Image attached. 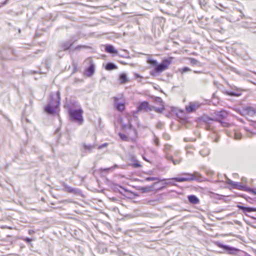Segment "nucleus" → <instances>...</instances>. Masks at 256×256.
Wrapping results in <instances>:
<instances>
[{
  "mask_svg": "<svg viewBox=\"0 0 256 256\" xmlns=\"http://www.w3.org/2000/svg\"><path fill=\"white\" fill-rule=\"evenodd\" d=\"M199 4L202 6H204L205 4V0H198Z\"/></svg>",
  "mask_w": 256,
  "mask_h": 256,
  "instance_id": "4c0bfd02",
  "label": "nucleus"
},
{
  "mask_svg": "<svg viewBox=\"0 0 256 256\" xmlns=\"http://www.w3.org/2000/svg\"><path fill=\"white\" fill-rule=\"evenodd\" d=\"M84 47V46H78L76 47V48H83Z\"/></svg>",
  "mask_w": 256,
  "mask_h": 256,
  "instance_id": "09e8293b",
  "label": "nucleus"
},
{
  "mask_svg": "<svg viewBox=\"0 0 256 256\" xmlns=\"http://www.w3.org/2000/svg\"><path fill=\"white\" fill-rule=\"evenodd\" d=\"M172 58H170L168 59L163 60L160 64H158L157 66H156L154 68L155 72L158 73H160L166 70L168 68V66L172 63Z\"/></svg>",
  "mask_w": 256,
  "mask_h": 256,
  "instance_id": "39448f33",
  "label": "nucleus"
},
{
  "mask_svg": "<svg viewBox=\"0 0 256 256\" xmlns=\"http://www.w3.org/2000/svg\"><path fill=\"white\" fill-rule=\"evenodd\" d=\"M221 122V124L223 126L226 127V126H228V124L227 122H222V120H221V122Z\"/></svg>",
  "mask_w": 256,
  "mask_h": 256,
  "instance_id": "e433bc0d",
  "label": "nucleus"
},
{
  "mask_svg": "<svg viewBox=\"0 0 256 256\" xmlns=\"http://www.w3.org/2000/svg\"><path fill=\"white\" fill-rule=\"evenodd\" d=\"M182 158H179L178 160H172V162L174 165L179 164L182 162Z\"/></svg>",
  "mask_w": 256,
  "mask_h": 256,
  "instance_id": "c756f323",
  "label": "nucleus"
},
{
  "mask_svg": "<svg viewBox=\"0 0 256 256\" xmlns=\"http://www.w3.org/2000/svg\"><path fill=\"white\" fill-rule=\"evenodd\" d=\"M158 180V178L156 177H149V178H146V180H148V181L155 180Z\"/></svg>",
  "mask_w": 256,
  "mask_h": 256,
  "instance_id": "72a5a7b5",
  "label": "nucleus"
},
{
  "mask_svg": "<svg viewBox=\"0 0 256 256\" xmlns=\"http://www.w3.org/2000/svg\"><path fill=\"white\" fill-rule=\"evenodd\" d=\"M245 130H246V131H248V130L246 128H245Z\"/></svg>",
  "mask_w": 256,
  "mask_h": 256,
  "instance_id": "5fc2aeb1",
  "label": "nucleus"
},
{
  "mask_svg": "<svg viewBox=\"0 0 256 256\" xmlns=\"http://www.w3.org/2000/svg\"><path fill=\"white\" fill-rule=\"evenodd\" d=\"M119 136L120 138L123 140L126 141L128 140V137L125 134L119 133Z\"/></svg>",
  "mask_w": 256,
  "mask_h": 256,
  "instance_id": "c85d7f7f",
  "label": "nucleus"
},
{
  "mask_svg": "<svg viewBox=\"0 0 256 256\" xmlns=\"http://www.w3.org/2000/svg\"><path fill=\"white\" fill-rule=\"evenodd\" d=\"M137 108L138 111L148 112L154 110V107L150 106L147 102H143L140 103Z\"/></svg>",
  "mask_w": 256,
  "mask_h": 256,
  "instance_id": "0eeeda50",
  "label": "nucleus"
},
{
  "mask_svg": "<svg viewBox=\"0 0 256 256\" xmlns=\"http://www.w3.org/2000/svg\"><path fill=\"white\" fill-rule=\"evenodd\" d=\"M120 78L122 83H125L127 81L126 76L124 74H121Z\"/></svg>",
  "mask_w": 256,
  "mask_h": 256,
  "instance_id": "4be33fe9",
  "label": "nucleus"
},
{
  "mask_svg": "<svg viewBox=\"0 0 256 256\" xmlns=\"http://www.w3.org/2000/svg\"><path fill=\"white\" fill-rule=\"evenodd\" d=\"M233 186L234 188L239 189V190H242L243 186H242L240 183L238 182H234V183Z\"/></svg>",
  "mask_w": 256,
  "mask_h": 256,
  "instance_id": "5701e85b",
  "label": "nucleus"
},
{
  "mask_svg": "<svg viewBox=\"0 0 256 256\" xmlns=\"http://www.w3.org/2000/svg\"><path fill=\"white\" fill-rule=\"evenodd\" d=\"M72 42L71 41L66 42L62 44V48L64 50H68L72 46Z\"/></svg>",
  "mask_w": 256,
  "mask_h": 256,
  "instance_id": "f3484780",
  "label": "nucleus"
},
{
  "mask_svg": "<svg viewBox=\"0 0 256 256\" xmlns=\"http://www.w3.org/2000/svg\"><path fill=\"white\" fill-rule=\"evenodd\" d=\"M154 142L155 143L156 146H160L159 140H158V138H154Z\"/></svg>",
  "mask_w": 256,
  "mask_h": 256,
  "instance_id": "f704fd0d",
  "label": "nucleus"
},
{
  "mask_svg": "<svg viewBox=\"0 0 256 256\" xmlns=\"http://www.w3.org/2000/svg\"><path fill=\"white\" fill-rule=\"evenodd\" d=\"M63 186L64 187V190L66 192H70V193H76L77 192L76 189L72 188L66 184H63Z\"/></svg>",
  "mask_w": 256,
  "mask_h": 256,
  "instance_id": "2eb2a0df",
  "label": "nucleus"
},
{
  "mask_svg": "<svg viewBox=\"0 0 256 256\" xmlns=\"http://www.w3.org/2000/svg\"><path fill=\"white\" fill-rule=\"evenodd\" d=\"M243 112L245 114H248L250 116H252L256 114V110L251 107H247L244 108L243 110Z\"/></svg>",
  "mask_w": 256,
  "mask_h": 256,
  "instance_id": "f8f14e48",
  "label": "nucleus"
},
{
  "mask_svg": "<svg viewBox=\"0 0 256 256\" xmlns=\"http://www.w3.org/2000/svg\"><path fill=\"white\" fill-rule=\"evenodd\" d=\"M115 166H115L114 167H111V168H101L100 169V171H101L102 172H108L110 170H112V169L114 168Z\"/></svg>",
  "mask_w": 256,
  "mask_h": 256,
  "instance_id": "2f4dec72",
  "label": "nucleus"
},
{
  "mask_svg": "<svg viewBox=\"0 0 256 256\" xmlns=\"http://www.w3.org/2000/svg\"><path fill=\"white\" fill-rule=\"evenodd\" d=\"M143 158H144V159L145 160H146V161L148 162V160L146 159V158L144 156H143Z\"/></svg>",
  "mask_w": 256,
  "mask_h": 256,
  "instance_id": "603ef678",
  "label": "nucleus"
},
{
  "mask_svg": "<svg viewBox=\"0 0 256 256\" xmlns=\"http://www.w3.org/2000/svg\"><path fill=\"white\" fill-rule=\"evenodd\" d=\"M154 108V110L156 111V112H159V110L157 108Z\"/></svg>",
  "mask_w": 256,
  "mask_h": 256,
  "instance_id": "3c124183",
  "label": "nucleus"
},
{
  "mask_svg": "<svg viewBox=\"0 0 256 256\" xmlns=\"http://www.w3.org/2000/svg\"><path fill=\"white\" fill-rule=\"evenodd\" d=\"M216 245L218 247L222 248L224 250L228 251L229 254H233L234 253V252H237L238 253L236 254V256H250L243 251L240 250L237 248L230 246L227 245L222 244L218 242H216Z\"/></svg>",
  "mask_w": 256,
  "mask_h": 256,
  "instance_id": "20e7f679",
  "label": "nucleus"
},
{
  "mask_svg": "<svg viewBox=\"0 0 256 256\" xmlns=\"http://www.w3.org/2000/svg\"><path fill=\"white\" fill-rule=\"evenodd\" d=\"M9 0H6L4 2L0 4V6H3L5 4H6Z\"/></svg>",
  "mask_w": 256,
  "mask_h": 256,
  "instance_id": "a19ab883",
  "label": "nucleus"
},
{
  "mask_svg": "<svg viewBox=\"0 0 256 256\" xmlns=\"http://www.w3.org/2000/svg\"><path fill=\"white\" fill-rule=\"evenodd\" d=\"M230 95L232 96H238V94H236L234 92H232L230 93Z\"/></svg>",
  "mask_w": 256,
  "mask_h": 256,
  "instance_id": "c03bdc74",
  "label": "nucleus"
},
{
  "mask_svg": "<svg viewBox=\"0 0 256 256\" xmlns=\"http://www.w3.org/2000/svg\"><path fill=\"white\" fill-rule=\"evenodd\" d=\"M166 157L168 160H172H172H174L172 156H168V154H167Z\"/></svg>",
  "mask_w": 256,
  "mask_h": 256,
  "instance_id": "37998d69",
  "label": "nucleus"
},
{
  "mask_svg": "<svg viewBox=\"0 0 256 256\" xmlns=\"http://www.w3.org/2000/svg\"><path fill=\"white\" fill-rule=\"evenodd\" d=\"M86 62L90 64L89 67L86 70V74L89 76H92L94 72V65L90 59L86 60Z\"/></svg>",
  "mask_w": 256,
  "mask_h": 256,
  "instance_id": "9d476101",
  "label": "nucleus"
},
{
  "mask_svg": "<svg viewBox=\"0 0 256 256\" xmlns=\"http://www.w3.org/2000/svg\"><path fill=\"white\" fill-rule=\"evenodd\" d=\"M158 201V200L154 199V200H148L146 202V204H150V205H155L156 203V202Z\"/></svg>",
  "mask_w": 256,
  "mask_h": 256,
  "instance_id": "b1692460",
  "label": "nucleus"
},
{
  "mask_svg": "<svg viewBox=\"0 0 256 256\" xmlns=\"http://www.w3.org/2000/svg\"><path fill=\"white\" fill-rule=\"evenodd\" d=\"M133 166L134 168H140L142 166L140 164L138 161L136 160L135 162L133 164Z\"/></svg>",
  "mask_w": 256,
  "mask_h": 256,
  "instance_id": "473e14b6",
  "label": "nucleus"
},
{
  "mask_svg": "<svg viewBox=\"0 0 256 256\" xmlns=\"http://www.w3.org/2000/svg\"><path fill=\"white\" fill-rule=\"evenodd\" d=\"M117 66L112 62H108L106 66V69L108 70H112L116 69Z\"/></svg>",
  "mask_w": 256,
  "mask_h": 256,
  "instance_id": "a211bd4d",
  "label": "nucleus"
},
{
  "mask_svg": "<svg viewBox=\"0 0 256 256\" xmlns=\"http://www.w3.org/2000/svg\"><path fill=\"white\" fill-rule=\"evenodd\" d=\"M118 98L117 97L114 98V102L116 108L120 112H122L125 109V104L124 102H119Z\"/></svg>",
  "mask_w": 256,
  "mask_h": 256,
  "instance_id": "9b49d317",
  "label": "nucleus"
},
{
  "mask_svg": "<svg viewBox=\"0 0 256 256\" xmlns=\"http://www.w3.org/2000/svg\"><path fill=\"white\" fill-rule=\"evenodd\" d=\"M13 50L11 48H4L1 51L2 56L4 59H12V56L13 54Z\"/></svg>",
  "mask_w": 256,
  "mask_h": 256,
  "instance_id": "1a4fd4ad",
  "label": "nucleus"
},
{
  "mask_svg": "<svg viewBox=\"0 0 256 256\" xmlns=\"http://www.w3.org/2000/svg\"><path fill=\"white\" fill-rule=\"evenodd\" d=\"M120 123L122 124V126L123 128H129V129H130L132 128V124H130V120H128V123L127 124H124L122 120H121Z\"/></svg>",
  "mask_w": 256,
  "mask_h": 256,
  "instance_id": "6ab92c4d",
  "label": "nucleus"
},
{
  "mask_svg": "<svg viewBox=\"0 0 256 256\" xmlns=\"http://www.w3.org/2000/svg\"><path fill=\"white\" fill-rule=\"evenodd\" d=\"M250 191L252 192L254 194H256V190L250 189Z\"/></svg>",
  "mask_w": 256,
  "mask_h": 256,
  "instance_id": "a18cd8bd",
  "label": "nucleus"
},
{
  "mask_svg": "<svg viewBox=\"0 0 256 256\" xmlns=\"http://www.w3.org/2000/svg\"><path fill=\"white\" fill-rule=\"evenodd\" d=\"M151 74L153 75L154 74L152 73V72H151Z\"/></svg>",
  "mask_w": 256,
  "mask_h": 256,
  "instance_id": "864d4df0",
  "label": "nucleus"
},
{
  "mask_svg": "<svg viewBox=\"0 0 256 256\" xmlns=\"http://www.w3.org/2000/svg\"><path fill=\"white\" fill-rule=\"evenodd\" d=\"M190 70V69L188 67H184L182 68L180 70V71L182 72V74H183L185 72H188Z\"/></svg>",
  "mask_w": 256,
  "mask_h": 256,
  "instance_id": "cd10ccee",
  "label": "nucleus"
},
{
  "mask_svg": "<svg viewBox=\"0 0 256 256\" xmlns=\"http://www.w3.org/2000/svg\"><path fill=\"white\" fill-rule=\"evenodd\" d=\"M242 138V134L238 132H235L234 135V138L236 140H240Z\"/></svg>",
  "mask_w": 256,
  "mask_h": 256,
  "instance_id": "a878e982",
  "label": "nucleus"
},
{
  "mask_svg": "<svg viewBox=\"0 0 256 256\" xmlns=\"http://www.w3.org/2000/svg\"><path fill=\"white\" fill-rule=\"evenodd\" d=\"M214 114L216 116V118H212V120H214L218 122H221L222 120L226 118L228 116V112L225 110H221L220 112H214Z\"/></svg>",
  "mask_w": 256,
  "mask_h": 256,
  "instance_id": "6e6552de",
  "label": "nucleus"
},
{
  "mask_svg": "<svg viewBox=\"0 0 256 256\" xmlns=\"http://www.w3.org/2000/svg\"><path fill=\"white\" fill-rule=\"evenodd\" d=\"M194 73H196V74H200V73L201 72H198V71H194Z\"/></svg>",
  "mask_w": 256,
  "mask_h": 256,
  "instance_id": "8fccbe9b",
  "label": "nucleus"
},
{
  "mask_svg": "<svg viewBox=\"0 0 256 256\" xmlns=\"http://www.w3.org/2000/svg\"><path fill=\"white\" fill-rule=\"evenodd\" d=\"M24 240L25 242H30L32 241V240L30 238H25L24 239Z\"/></svg>",
  "mask_w": 256,
  "mask_h": 256,
  "instance_id": "ea45409f",
  "label": "nucleus"
},
{
  "mask_svg": "<svg viewBox=\"0 0 256 256\" xmlns=\"http://www.w3.org/2000/svg\"><path fill=\"white\" fill-rule=\"evenodd\" d=\"M189 202L193 204H198L199 203L198 198L194 195H190L188 196Z\"/></svg>",
  "mask_w": 256,
  "mask_h": 256,
  "instance_id": "dca6fc26",
  "label": "nucleus"
},
{
  "mask_svg": "<svg viewBox=\"0 0 256 256\" xmlns=\"http://www.w3.org/2000/svg\"><path fill=\"white\" fill-rule=\"evenodd\" d=\"M60 92H57L55 94L50 96V101L48 106L45 107L46 112L49 114H53L55 112L56 109L60 105Z\"/></svg>",
  "mask_w": 256,
  "mask_h": 256,
  "instance_id": "f257e3e1",
  "label": "nucleus"
},
{
  "mask_svg": "<svg viewBox=\"0 0 256 256\" xmlns=\"http://www.w3.org/2000/svg\"><path fill=\"white\" fill-rule=\"evenodd\" d=\"M34 233V231L33 230H29L28 234H32Z\"/></svg>",
  "mask_w": 256,
  "mask_h": 256,
  "instance_id": "49530a36",
  "label": "nucleus"
},
{
  "mask_svg": "<svg viewBox=\"0 0 256 256\" xmlns=\"http://www.w3.org/2000/svg\"><path fill=\"white\" fill-rule=\"evenodd\" d=\"M226 182L228 184H229L233 186L234 183V182H233V181L231 180H230L228 178H227L226 179Z\"/></svg>",
  "mask_w": 256,
  "mask_h": 256,
  "instance_id": "c9c22d12",
  "label": "nucleus"
},
{
  "mask_svg": "<svg viewBox=\"0 0 256 256\" xmlns=\"http://www.w3.org/2000/svg\"><path fill=\"white\" fill-rule=\"evenodd\" d=\"M92 146L91 145H85L84 148L87 150H90L92 148Z\"/></svg>",
  "mask_w": 256,
  "mask_h": 256,
  "instance_id": "58836bf2",
  "label": "nucleus"
},
{
  "mask_svg": "<svg viewBox=\"0 0 256 256\" xmlns=\"http://www.w3.org/2000/svg\"><path fill=\"white\" fill-rule=\"evenodd\" d=\"M206 173L208 176H212L213 174V172L210 170H206Z\"/></svg>",
  "mask_w": 256,
  "mask_h": 256,
  "instance_id": "79ce46f5",
  "label": "nucleus"
},
{
  "mask_svg": "<svg viewBox=\"0 0 256 256\" xmlns=\"http://www.w3.org/2000/svg\"><path fill=\"white\" fill-rule=\"evenodd\" d=\"M148 62L154 66H156L158 64L157 61L156 60H152V59H148Z\"/></svg>",
  "mask_w": 256,
  "mask_h": 256,
  "instance_id": "393cba45",
  "label": "nucleus"
},
{
  "mask_svg": "<svg viewBox=\"0 0 256 256\" xmlns=\"http://www.w3.org/2000/svg\"><path fill=\"white\" fill-rule=\"evenodd\" d=\"M174 154H175V156H178L179 154V152L178 151L175 152Z\"/></svg>",
  "mask_w": 256,
  "mask_h": 256,
  "instance_id": "de8ad7c7",
  "label": "nucleus"
},
{
  "mask_svg": "<svg viewBox=\"0 0 256 256\" xmlns=\"http://www.w3.org/2000/svg\"><path fill=\"white\" fill-rule=\"evenodd\" d=\"M201 104L198 102H192L189 103V104L186 106V109L188 112H192L196 110L198 108Z\"/></svg>",
  "mask_w": 256,
  "mask_h": 256,
  "instance_id": "423d86ee",
  "label": "nucleus"
},
{
  "mask_svg": "<svg viewBox=\"0 0 256 256\" xmlns=\"http://www.w3.org/2000/svg\"><path fill=\"white\" fill-rule=\"evenodd\" d=\"M68 114L70 118V120L77 122L79 125H81L83 122L82 114L83 110L81 108L77 110L70 108Z\"/></svg>",
  "mask_w": 256,
  "mask_h": 256,
  "instance_id": "f03ea898",
  "label": "nucleus"
},
{
  "mask_svg": "<svg viewBox=\"0 0 256 256\" xmlns=\"http://www.w3.org/2000/svg\"><path fill=\"white\" fill-rule=\"evenodd\" d=\"M140 190H142V192H148L150 190V188L148 187H147V186H145V187L140 188Z\"/></svg>",
  "mask_w": 256,
  "mask_h": 256,
  "instance_id": "bb28decb",
  "label": "nucleus"
},
{
  "mask_svg": "<svg viewBox=\"0 0 256 256\" xmlns=\"http://www.w3.org/2000/svg\"><path fill=\"white\" fill-rule=\"evenodd\" d=\"M106 51L107 52L110 53V54H117L118 51L115 50L114 47L110 44H107L105 48Z\"/></svg>",
  "mask_w": 256,
  "mask_h": 256,
  "instance_id": "4468645a",
  "label": "nucleus"
},
{
  "mask_svg": "<svg viewBox=\"0 0 256 256\" xmlns=\"http://www.w3.org/2000/svg\"><path fill=\"white\" fill-rule=\"evenodd\" d=\"M182 175L184 176L174 178H172V180L177 182H183L194 180L201 178L200 174L197 172H194L193 174L184 173Z\"/></svg>",
  "mask_w": 256,
  "mask_h": 256,
  "instance_id": "7ed1b4c3",
  "label": "nucleus"
},
{
  "mask_svg": "<svg viewBox=\"0 0 256 256\" xmlns=\"http://www.w3.org/2000/svg\"><path fill=\"white\" fill-rule=\"evenodd\" d=\"M171 146L170 144H166L164 146V151L166 152H168V151L170 150Z\"/></svg>",
  "mask_w": 256,
  "mask_h": 256,
  "instance_id": "7c9ffc66",
  "label": "nucleus"
},
{
  "mask_svg": "<svg viewBox=\"0 0 256 256\" xmlns=\"http://www.w3.org/2000/svg\"><path fill=\"white\" fill-rule=\"evenodd\" d=\"M200 154L203 156H206L209 154L210 152L208 149H204L200 151Z\"/></svg>",
  "mask_w": 256,
  "mask_h": 256,
  "instance_id": "412c9836",
  "label": "nucleus"
},
{
  "mask_svg": "<svg viewBox=\"0 0 256 256\" xmlns=\"http://www.w3.org/2000/svg\"><path fill=\"white\" fill-rule=\"evenodd\" d=\"M238 208L240 210H242L244 214L246 212H256V208H250V207H245L244 206H242L240 205H238Z\"/></svg>",
  "mask_w": 256,
  "mask_h": 256,
  "instance_id": "ddd939ff",
  "label": "nucleus"
},
{
  "mask_svg": "<svg viewBox=\"0 0 256 256\" xmlns=\"http://www.w3.org/2000/svg\"><path fill=\"white\" fill-rule=\"evenodd\" d=\"M188 60H190V64L192 66H198L200 65V62H198L196 59L194 58H189Z\"/></svg>",
  "mask_w": 256,
  "mask_h": 256,
  "instance_id": "aec40b11",
  "label": "nucleus"
}]
</instances>
